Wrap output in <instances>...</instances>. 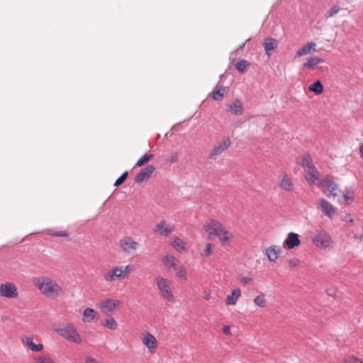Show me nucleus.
<instances>
[{"label":"nucleus","mask_w":363,"mask_h":363,"mask_svg":"<svg viewBox=\"0 0 363 363\" xmlns=\"http://www.w3.org/2000/svg\"><path fill=\"white\" fill-rule=\"evenodd\" d=\"M33 285L48 297L60 296L64 294L61 286L48 277H37L33 280Z\"/></svg>","instance_id":"obj_1"},{"label":"nucleus","mask_w":363,"mask_h":363,"mask_svg":"<svg viewBox=\"0 0 363 363\" xmlns=\"http://www.w3.org/2000/svg\"><path fill=\"white\" fill-rule=\"evenodd\" d=\"M55 331L59 335L69 342H72L77 344H80L82 342L81 336L78 333L76 328L72 324H68L58 328L55 330Z\"/></svg>","instance_id":"obj_2"},{"label":"nucleus","mask_w":363,"mask_h":363,"mask_svg":"<svg viewBox=\"0 0 363 363\" xmlns=\"http://www.w3.org/2000/svg\"><path fill=\"white\" fill-rule=\"evenodd\" d=\"M319 186L328 198H335L340 191L338 184L330 175L325 176L320 182Z\"/></svg>","instance_id":"obj_3"},{"label":"nucleus","mask_w":363,"mask_h":363,"mask_svg":"<svg viewBox=\"0 0 363 363\" xmlns=\"http://www.w3.org/2000/svg\"><path fill=\"white\" fill-rule=\"evenodd\" d=\"M312 241L317 247L325 251L330 250L334 247L335 243L331 237L324 231H320L315 234Z\"/></svg>","instance_id":"obj_4"},{"label":"nucleus","mask_w":363,"mask_h":363,"mask_svg":"<svg viewBox=\"0 0 363 363\" xmlns=\"http://www.w3.org/2000/svg\"><path fill=\"white\" fill-rule=\"evenodd\" d=\"M156 283L160 295L169 302L174 303L175 298L171 290L169 281L160 277L156 279Z\"/></svg>","instance_id":"obj_5"},{"label":"nucleus","mask_w":363,"mask_h":363,"mask_svg":"<svg viewBox=\"0 0 363 363\" xmlns=\"http://www.w3.org/2000/svg\"><path fill=\"white\" fill-rule=\"evenodd\" d=\"M206 232L211 236L218 237L223 246L228 245L229 240L233 238V235L226 228H206Z\"/></svg>","instance_id":"obj_6"},{"label":"nucleus","mask_w":363,"mask_h":363,"mask_svg":"<svg viewBox=\"0 0 363 363\" xmlns=\"http://www.w3.org/2000/svg\"><path fill=\"white\" fill-rule=\"evenodd\" d=\"M231 145V141L229 138H225L222 140L216 143L213 148L210 150L208 157L210 159H215L217 156L221 155Z\"/></svg>","instance_id":"obj_7"},{"label":"nucleus","mask_w":363,"mask_h":363,"mask_svg":"<svg viewBox=\"0 0 363 363\" xmlns=\"http://www.w3.org/2000/svg\"><path fill=\"white\" fill-rule=\"evenodd\" d=\"M121 304L119 300L111 298H106L102 301L100 303L99 308L101 311L107 315H111L116 308Z\"/></svg>","instance_id":"obj_8"},{"label":"nucleus","mask_w":363,"mask_h":363,"mask_svg":"<svg viewBox=\"0 0 363 363\" xmlns=\"http://www.w3.org/2000/svg\"><path fill=\"white\" fill-rule=\"evenodd\" d=\"M17 288L14 284L6 282L0 284V296L8 298H16L18 296Z\"/></svg>","instance_id":"obj_9"},{"label":"nucleus","mask_w":363,"mask_h":363,"mask_svg":"<svg viewBox=\"0 0 363 363\" xmlns=\"http://www.w3.org/2000/svg\"><path fill=\"white\" fill-rule=\"evenodd\" d=\"M120 247L126 254L134 252L139 246L138 242L134 241L130 237L125 236L120 240Z\"/></svg>","instance_id":"obj_10"},{"label":"nucleus","mask_w":363,"mask_h":363,"mask_svg":"<svg viewBox=\"0 0 363 363\" xmlns=\"http://www.w3.org/2000/svg\"><path fill=\"white\" fill-rule=\"evenodd\" d=\"M304 178L310 185H317L320 181V173L315 167L304 170Z\"/></svg>","instance_id":"obj_11"},{"label":"nucleus","mask_w":363,"mask_h":363,"mask_svg":"<svg viewBox=\"0 0 363 363\" xmlns=\"http://www.w3.org/2000/svg\"><path fill=\"white\" fill-rule=\"evenodd\" d=\"M278 186L286 191H292L294 189V184L286 173L283 172L278 177Z\"/></svg>","instance_id":"obj_12"},{"label":"nucleus","mask_w":363,"mask_h":363,"mask_svg":"<svg viewBox=\"0 0 363 363\" xmlns=\"http://www.w3.org/2000/svg\"><path fill=\"white\" fill-rule=\"evenodd\" d=\"M318 208L324 214L330 218L336 214L335 208L326 199H320L318 201Z\"/></svg>","instance_id":"obj_13"},{"label":"nucleus","mask_w":363,"mask_h":363,"mask_svg":"<svg viewBox=\"0 0 363 363\" xmlns=\"http://www.w3.org/2000/svg\"><path fill=\"white\" fill-rule=\"evenodd\" d=\"M121 279H123L122 267H114L104 274V279L108 282L114 281Z\"/></svg>","instance_id":"obj_14"},{"label":"nucleus","mask_w":363,"mask_h":363,"mask_svg":"<svg viewBox=\"0 0 363 363\" xmlns=\"http://www.w3.org/2000/svg\"><path fill=\"white\" fill-rule=\"evenodd\" d=\"M155 167L152 165H148L142 169L135 178V183H142L144 181L150 178L151 175L155 171Z\"/></svg>","instance_id":"obj_15"},{"label":"nucleus","mask_w":363,"mask_h":363,"mask_svg":"<svg viewBox=\"0 0 363 363\" xmlns=\"http://www.w3.org/2000/svg\"><path fill=\"white\" fill-rule=\"evenodd\" d=\"M317 45L315 43L309 42L305 44L303 46L300 48L296 53V57H301L311 54L316 50Z\"/></svg>","instance_id":"obj_16"},{"label":"nucleus","mask_w":363,"mask_h":363,"mask_svg":"<svg viewBox=\"0 0 363 363\" xmlns=\"http://www.w3.org/2000/svg\"><path fill=\"white\" fill-rule=\"evenodd\" d=\"M142 341L143 343L149 349L151 353L155 352L157 347V340L154 335L150 333H147V334L143 337Z\"/></svg>","instance_id":"obj_17"},{"label":"nucleus","mask_w":363,"mask_h":363,"mask_svg":"<svg viewBox=\"0 0 363 363\" xmlns=\"http://www.w3.org/2000/svg\"><path fill=\"white\" fill-rule=\"evenodd\" d=\"M227 111L236 116L242 115L243 113L242 103L238 99H235L228 105Z\"/></svg>","instance_id":"obj_18"},{"label":"nucleus","mask_w":363,"mask_h":363,"mask_svg":"<svg viewBox=\"0 0 363 363\" xmlns=\"http://www.w3.org/2000/svg\"><path fill=\"white\" fill-rule=\"evenodd\" d=\"M33 338L31 336H27L22 338V343L27 346L31 351L40 352L43 350V344H35L33 341Z\"/></svg>","instance_id":"obj_19"},{"label":"nucleus","mask_w":363,"mask_h":363,"mask_svg":"<svg viewBox=\"0 0 363 363\" xmlns=\"http://www.w3.org/2000/svg\"><path fill=\"white\" fill-rule=\"evenodd\" d=\"M297 164L301 165L304 170L315 167L311 156L309 154H304L297 160Z\"/></svg>","instance_id":"obj_20"},{"label":"nucleus","mask_w":363,"mask_h":363,"mask_svg":"<svg viewBox=\"0 0 363 363\" xmlns=\"http://www.w3.org/2000/svg\"><path fill=\"white\" fill-rule=\"evenodd\" d=\"M324 60L316 55H312L307 58L306 61L303 64L304 68L308 69H314L317 65L323 63Z\"/></svg>","instance_id":"obj_21"},{"label":"nucleus","mask_w":363,"mask_h":363,"mask_svg":"<svg viewBox=\"0 0 363 363\" xmlns=\"http://www.w3.org/2000/svg\"><path fill=\"white\" fill-rule=\"evenodd\" d=\"M228 91L229 88L228 86H220L216 87V89L211 93L212 99L218 101H221L228 93Z\"/></svg>","instance_id":"obj_22"},{"label":"nucleus","mask_w":363,"mask_h":363,"mask_svg":"<svg viewBox=\"0 0 363 363\" xmlns=\"http://www.w3.org/2000/svg\"><path fill=\"white\" fill-rule=\"evenodd\" d=\"M284 243L289 249H293L295 247L298 246L300 245V240L298 234L293 232L289 233L287 238L284 241Z\"/></svg>","instance_id":"obj_23"},{"label":"nucleus","mask_w":363,"mask_h":363,"mask_svg":"<svg viewBox=\"0 0 363 363\" xmlns=\"http://www.w3.org/2000/svg\"><path fill=\"white\" fill-rule=\"evenodd\" d=\"M280 252L281 249L279 247L272 245L266 249V255L270 262H275Z\"/></svg>","instance_id":"obj_24"},{"label":"nucleus","mask_w":363,"mask_h":363,"mask_svg":"<svg viewBox=\"0 0 363 363\" xmlns=\"http://www.w3.org/2000/svg\"><path fill=\"white\" fill-rule=\"evenodd\" d=\"M343 203L346 205L352 203L354 199V190L352 186L347 187L342 192Z\"/></svg>","instance_id":"obj_25"},{"label":"nucleus","mask_w":363,"mask_h":363,"mask_svg":"<svg viewBox=\"0 0 363 363\" xmlns=\"http://www.w3.org/2000/svg\"><path fill=\"white\" fill-rule=\"evenodd\" d=\"M278 45V42L276 39L272 38H267L264 40L263 46L265 52L267 55H270V51L274 50Z\"/></svg>","instance_id":"obj_26"},{"label":"nucleus","mask_w":363,"mask_h":363,"mask_svg":"<svg viewBox=\"0 0 363 363\" xmlns=\"http://www.w3.org/2000/svg\"><path fill=\"white\" fill-rule=\"evenodd\" d=\"M162 262L167 268L170 269L175 267L177 259L174 256L167 254L163 257Z\"/></svg>","instance_id":"obj_27"},{"label":"nucleus","mask_w":363,"mask_h":363,"mask_svg":"<svg viewBox=\"0 0 363 363\" xmlns=\"http://www.w3.org/2000/svg\"><path fill=\"white\" fill-rule=\"evenodd\" d=\"M241 295V291L239 289H234L230 295H228L226 298L225 303L227 305H235L238 301V298Z\"/></svg>","instance_id":"obj_28"},{"label":"nucleus","mask_w":363,"mask_h":363,"mask_svg":"<svg viewBox=\"0 0 363 363\" xmlns=\"http://www.w3.org/2000/svg\"><path fill=\"white\" fill-rule=\"evenodd\" d=\"M309 91L313 92L315 95H320L324 91L323 86L320 81L318 80L308 86Z\"/></svg>","instance_id":"obj_29"},{"label":"nucleus","mask_w":363,"mask_h":363,"mask_svg":"<svg viewBox=\"0 0 363 363\" xmlns=\"http://www.w3.org/2000/svg\"><path fill=\"white\" fill-rule=\"evenodd\" d=\"M96 311L90 308H86L83 312V321L90 323L96 318Z\"/></svg>","instance_id":"obj_30"},{"label":"nucleus","mask_w":363,"mask_h":363,"mask_svg":"<svg viewBox=\"0 0 363 363\" xmlns=\"http://www.w3.org/2000/svg\"><path fill=\"white\" fill-rule=\"evenodd\" d=\"M250 66V63L245 60H241L235 65L236 69L240 73L245 72Z\"/></svg>","instance_id":"obj_31"},{"label":"nucleus","mask_w":363,"mask_h":363,"mask_svg":"<svg viewBox=\"0 0 363 363\" xmlns=\"http://www.w3.org/2000/svg\"><path fill=\"white\" fill-rule=\"evenodd\" d=\"M36 363H57L48 354H42L33 358Z\"/></svg>","instance_id":"obj_32"},{"label":"nucleus","mask_w":363,"mask_h":363,"mask_svg":"<svg viewBox=\"0 0 363 363\" xmlns=\"http://www.w3.org/2000/svg\"><path fill=\"white\" fill-rule=\"evenodd\" d=\"M172 246L179 252L185 250V242L179 238L174 239Z\"/></svg>","instance_id":"obj_33"},{"label":"nucleus","mask_w":363,"mask_h":363,"mask_svg":"<svg viewBox=\"0 0 363 363\" xmlns=\"http://www.w3.org/2000/svg\"><path fill=\"white\" fill-rule=\"evenodd\" d=\"M254 303L256 306L264 308L266 306V300L264 294L261 293L254 298Z\"/></svg>","instance_id":"obj_34"},{"label":"nucleus","mask_w":363,"mask_h":363,"mask_svg":"<svg viewBox=\"0 0 363 363\" xmlns=\"http://www.w3.org/2000/svg\"><path fill=\"white\" fill-rule=\"evenodd\" d=\"M153 158V155L149 154V155H144L140 159L138 160V162L135 164V166L137 167H142L145 163L148 162Z\"/></svg>","instance_id":"obj_35"},{"label":"nucleus","mask_w":363,"mask_h":363,"mask_svg":"<svg viewBox=\"0 0 363 363\" xmlns=\"http://www.w3.org/2000/svg\"><path fill=\"white\" fill-rule=\"evenodd\" d=\"M104 326L108 328L110 330H114L117 328L118 324L115 319L112 317L106 320L104 323Z\"/></svg>","instance_id":"obj_36"},{"label":"nucleus","mask_w":363,"mask_h":363,"mask_svg":"<svg viewBox=\"0 0 363 363\" xmlns=\"http://www.w3.org/2000/svg\"><path fill=\"white\" fill-rule=\"evenodd\" d=\"M340 10V8L338 5H333L326 13L325 17L327 18H331L336 15Z\"/></svg>","instance_id":"obj_37"},{"label":"nucleus","mask_w":363,"mask_h":363,"mask_svg":"<svg viewBox=\"0 0 363 363\" xmlns=\"http://www.w3.org/2000/svg\"><path fill=\"white\" fill-rule=\"evenodd\" d=\"M133 266L130 264L122 267V274H123V279H125L133 270Z\"/></svg>","instance_id":"obj_38"},{"label":"nucleus","mask_w":363,"mask_h":363,"mask_svg":"<svg viewBox=\"0 0 363 363\" xmlns=\"http://www.w3.org/2000/svg\"><path fill=\"white\" fill-rule=\"evenodd\" d=\"M128 175V172H125L122 174V175L116 179V181L114 183L115 186H118L121 185L126 179Z\"/></svg>","instance_id":"obj_39"},{"label":"nucleus","mask_w":363,"mask_h":363,"mask_svg":"<svg viewBox=\"0 0 363 363\" xmlns=\"http://www.w3.org/2000/svg\"><path fill=\"white\" fill-rule=\"evenodd\" d=\"M176 275L178 278L186 280V272L184 268V267H181L178 272H177Z\"/></svg>","instance_id":"obj_40"},{"label":"nucleus","mask_w":363,"mask_h":363,"mask_svg":"<svg viewBox=\"0 0 363 363\" xmlns=\"http://www.w3.org/2000/svg\"><path fill=\"white\" fill-rule=\"evenodd\" d=\"M48 233L55 237H68L69 234L65 232H54L51 229H48Z\"/></svg>","instance_id":"obj_41"},{"label":"nucleus","mask_w":363,"mask_h":363,"mask_svg":"<svg viewBox=\"0 0 363 363\" xmlns=\"http://www.w3.org/2000/svg\"><path fill=\"white\" fill-rule=\"evenodd\" d=\"M343 363H363V362L355 357L351 356L345 358Z\"/></svg>","instance_id":"obj_42"},{"label":"nucleus","mask_w":363,"mask_h":363,"mask_svg":"<svg viewBox=\"0 0 363 363\" xmlns=\"http://www.w3.org/2000/svg\"><path fill=\"white\" fill-rule=\"evenodd\" d=\"M212 247L213 245L211 243H208L205 247V250L202 255L205 257H209L212 253Z\"/></svg>","instance_id":"obj_43"},{"label":"nucleus","mask_w":363,"mask_h":363,"mask_svg":"<svg viewBox=\"0 0 363 363\" xmlns=\"http://www.w3.org/2000/svg\"><path fill=\"white\" fill-rule=\"evenodd\" d=\"M157 231L162 235L167 236L172 233V228H156Z\"/></svg>","instance_id":"obj_44"},{"label":"nucleus","mask_w":363,"mask_h":363,"mask_svg":"<svg viewBox=\"0 0 363 363\" xmlns=\"http://www.w3.org/2000/svg\"><path fill=\"white\" fill-rule=\"evenodd\" d=\"M289 264L291 267H296L299 264V260L294 257L289 260Z\"/></svg>","instance_id":"obj_45"},{"label":"nucleus","mask_w":363,"mask_h":363,"mask_svg":"<svg viewBox=\"0 0 363 363\" xmlns=\"http://www.w3.org/2000/svg\"><path fill=\"white\" fill-rule=\"evenodd\" d=\"M220 224L219 223L218 221L217 220H213V219H211L208 222V224H207V226L206 227H210V228H212V227H218L220 226Z\"/></svg>","instance_id":"obj_46"},{"label":"nucleus","mask_w":363,"mask_h":363,"mask_svg":"<svg viewBox=\"0 0 363 363\" xmlns=\"http://www.w3.org/2000/svg\"><path fill=\"white\" fill-rule=\"evenodd\" d=\"M178 154L174 152L170 155V157L168 159V161L170 163H174L178 160Z\"/></svg>","instance_id":"obj_47"},{"label":"nucleus","mask_w":363,"mask_h":363,"mask_svg":"<svg viewBox=\"0 0 363 363\" xmlns=\"http://www.w3.org/2000/svg\"><path fill=\"white\" fill-rule=\"evenodd\" d=\"M252 281V279L249 277H243L241 278V282L242 284L246 285Z\"/></svg>","instance_id":"obj_48"},{"label":"nucleus","mask_w":363,"mask_h":363,"mask_svg":"<svg viewBox=\"0 0 363 363\" xmlns=\"http://www.w3.org/2000/svg\"><path fill=\"white\" fill-rule=\"evenodd\" d=\"M354 238L357 241L362 240H363V233H354Z\"/></svg>","instance_id":"obj_49"},{"label":"nucleus","mask_w":363,"mask_h":363,"mask_svg":"<svg viewBox=\"0 0 363 363\" xmlns=\"http://www.w3.org/2000/svg\"><path fill=\"white\" fill-rule=\"evenodd\" d=\"M85 363H98V362L91 357H86L85 359Z\"/></svg>","instance_id":"obj_50"},{"label":"nucleus","mask_w":363,"mask_h":363,"mask_svg":"<svg viewBox=\"0 0 363 363\" xmlns=\"http://www.w3.org/2000/svg\"><path fill=\"white\" fill-rule=\"evenodd\" d=\"M223 333L224 335H230V327L228 325L224 326L223 328Z\"/></svg>","instance_id":"obj_51"},{"label":"nucleus","mask_w":363,"mask_h":363,"mask_svg":"<svg viewBox=\"0 0 363 363\" xmlns=\"http://www.w3.org/2000/svg\"><path fill=\"white\" fill-rule=\"evenodd\" d=\"M203 298L206 300H209L211 298V293L208 291H205V294L203 296Z\"/></svg>","instance_id":"obj_52"},{"label":"nucleus","mask_w":363,"mask_h":363,"mask_svg":"<svg viewBox=\"0 0 363 363\" xmlns=\"http://www.w3.org/2000/svg\"><path fill=\"white\" fill-rule=\"evenodd\" d=\"M359 152H360L361 157L363 159V143L361 144V145L359 147Z\"/></svg>","instance_id":"obj_53"},{"label":"nucleus","mask_w":363,"mask_h":363,"mask_svg":"<svg viewBox=\"0 0 363 363\" xmlns=\"http://www.w3.org/2000/svg\"><path fill=\"white\" fill-rule=\"evenodd\" d=\"M166 225H167V224H166V223H165L164 221H161V222L160 223V224H158V225H157V227L162 228V227H164Z\"/></svg>","instance_id":"obj_54"},{"label":"nucleus","mask_w":363,"mask_h":363,"mask_svg":"<svg viewBox=\"0 0 363 363\" xmlns=\"http://www.w3.org/2000/svg\"><path fill=\"white\" fill-rule=\"evenodd\" d=\"M353 220L352 218H350V222L352 223Z\"/></svg>","instance_id":"obj_55"}]
</instances>
